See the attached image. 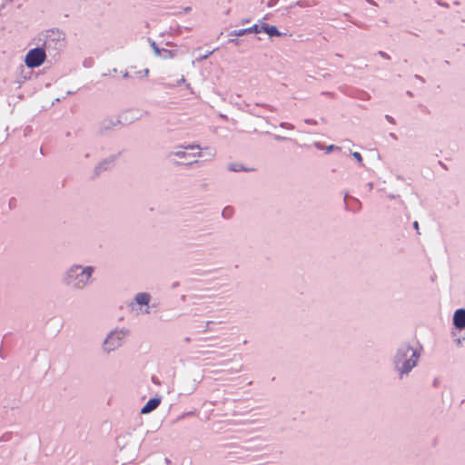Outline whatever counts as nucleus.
I'll return each instance as SVG.
<instances>
[{
  "label": "nucleus",
  "instance_id": "1",
  "mask_svg": "<svg viewBox=\"0 0 465 465\" xmlns=\"http://www.w3.org/2000/svg\"><path fill=\"white\" fill-rule=\"evenodd\" d=\"M419 355L416 351L411 347H406L399 351L397 356V364L401 366L399 367L401 373H408L414 366H416Z\"/></svg>",
  "mask_w": 465,
  "mask_h": 465
},
{
  "label": "nucleus",
  "instance_id": "2",
  "mask_svg": "<svg viewBox=\"0 0 465 465\" xmlns=\"http://www.w3.org/2000/svg\"><path fill=\"white\" fill-rule=\"evenodd\" d=\"M45 52L41 48L30 50L25 58V64L29 68L40 66L45 60Z\"/></svg>",
  "mask_w": 465,
  "mask_h": 465
},
{
  "label": "nucleus",
  "instance_id": "3",
  "mask_svg": "<svg viewBox=\"0 0 465 465\" xmlns=\"http://www.w3.org/2000/svg\"><path fill=\"white\" fill-rule=\"evenodd\" d=\"M79 271H81V273H80L81 278L79 279V281L77 282H75V286L81 288L84 285H85L86 282L89 281V279L91 278V275L94 272V269H93V267H86L85 269H82L80 266H75L71 269L70 277L73 276V273H75V276L77 278Z\"/></svg>",
  "mask_w": 465,
  "mask_h": 465
},
{
  "label": "nucleus",
  "instance_id": "4",
  "mask_svg": "<svg viewBox=\"0 0 465 465\" xmlns=\"http://www.w3.org/2000/svg\"><path fill=\"white\" fill-rule=\"evenodd\" d=\"M453 323L456 328L461 330L465 328V310L459 309L454 312Z\"/></svg>",
  "mask_w": 465,
  "mask_h": 465
},
{
  "label": "nucleus",
  "instance_id": "5",
  "mask_svg": "<svg viewBox=\"0 0 465 465\" xmlns=\"http://www.w3.org/2000/svg\"><path fill=\"white\" fill-rule=\"evenodd\" d=\"M160 402H161V401L157 398L150 399L146 402V404L142 408L141 412L143 414L151 412L152 411L155 410L159 406Z\"/></svg>",
  "mask_w": 465,
  "mask_h": 465
},
{
  "label": "nucleus",
  "instance_id": "6",
  "mask_svg": "<svg viewBox=\"0 0 465 465\" xmlns=\"http://www.w3.org/2000/svg\"><path fill=\"white\" fill-rule=\"evenodd\" d=\"M135 301L140 305H147L150 302V295L146 292L138 293L135 296Z\"/></svg>",
  "mask_w": 465,
  "mask_h": 465
},
{
  "label": "nucleus",
  "instance_id": "7",
  "mask_svg": "<svg viewBox=\"0 0 465 465\" xmlns=\"http://www.w3.org/2000/svg\"><path fill=\"white\" fill-rule=\"evenodd\" d=\"M263 31L266 32L270 35H277L279 36L281 34L278 29L274 25H264L262 27Z\"/></svg>",
  "mask_w": 465,
  "mask_h": 465
},
{
  "label": "nucleus",
  "instance_id": "8",
  "mask_svg": "<svg viewBox=\"0 0 465 465\" xmlns=\"http://www.w3.org/2000/svg\"><path fill=\"white\" fill-rule=\"evenodd\" d=\"M230 170L234 171V172H239V171H242L245 169L241 164H232L230 166Z\"/></svg>",
  "mask_w": 465,
  "mask_h": 465
},
{
  "label": "nucleus",
  "instance_id": "9",
  "mask_svg": "<svg viewBox=\"0 0 465 465\" xmlns=\"http://www.w3.org/2000/svg\"><path fill=\"white\" fill-rule=\"evenodd\" d=\"M247 33H260L261 30L259 29L257 25H254L252 27L246 28Z\"/></svg>",
  "mask_w": 465,
  "mask_h": 465
},
{
  "label": "nucleus",
  "instance_id": "10",
  "mask_svg": "<svg viewBox=\"0 0 465 465\" xmlns=\"http://www.w3.org/2000/svg\"><path fill=\"white\" fill-rule=\"evenodd\" d=\"M352 155H353V157H354L358 162H360V163H361V162L362 161V157H361V153H358V152H354V153H352Z\"/></svg>",
  "mask_w": 465,
  "mask_h": 465
},
{
  "label": "nucleus",
  "instance_id": "11",
  "mask_svg": "<svg viewBox=\"0 0 465 465\" xmlns=\"http://www.w3.org/2000/svg\"><path fill=\"white\" fill-rule=\"evenodd\" d=\"M246 33H247L246 29H242V30H239L237 32H234L233 35H236V36H242V35H243Z\"/></svg>",
  "mask_w": 465,
  "mask_h": 465
},
{
  "label": "nucleus",
  "instance_id": "12",
  "mask_svg": "<svg viewBox=\"0 0 465 465\" xmlns=\"http://www.w3.org/2000/svg\"><path fill=\"white\" fill-rule=\"evenodd\" d=\"M378 54H379L382 58L390 59V56H389L386 53H384V52L380 51Z\"/></svg>",
  "mask_w": 465,
  "mask_h": 465
},
{
  "label": "nucleus",
  "instance_id": "13",
  "mask_svg": "<svg viewBox=\"0 0 465 465\" xmlns=\"http://www.w3.org/2000/svg\"><path fill=\"white\" fill-rule=\"evenodd\" d=\"M175 155L178 156V157H184L185 156V153L179 151V152L175 153Z\"/></svg>",
  "mask_w": 465,
  "mask_h": 465
},
{
  "label": "nucleus",
  "instance_id": "14",
  "mask_svg": "<svg viewBox=\"0 0 465 465\" xmlns=\"http://www.w3.org/2000/svg\"><path fill=\"white\" fill-rule=\"evenodd\" d=\"M230 213H231V210H230V209H224V210H223V214L224 216H226V215H229V214H230Z\"/></svg>",
  "mask_w": 465,
  "mask_h": 465
},
{
  "label": "nucleus",
  "instance_id": "15",
  "mask_svg": "<svg viewBox=\"0 0 465 465\" xmlns=\"http://www.w3.org/2000/svg\"><path fill=\"white\" fill-rule=\"evenodd\" d=\"M413 226H414V228H415L417 231L419 230V223H418V222H414V223H413Z\"/></svg>",
  "mask_w": 465,
  "mask_h": 465
},
{
  "label": "nucleus",
  "instance_id": "16",
  "mask_svg": "<svg viewBox=\"0 0 465 465\" xmlns=\"http://www.w3.org/2000/svg\"><path fill=\"white\" fill-rule=\"evenodd\" d=\"M211 54H212V52L205 54V55L203 56V59H206Z\"/></svg>",
  "mask_w": 465,
  "mask_h": 465
},
{
  "label": "nucleus",
  "instance_id": "17",
  "mask_svg": "<svg viewBox=\"0 0 465 465\" xmlns=\"http://www.w3.org/2000/svg\"><path fill=\"white\" fill-rule=\"evenodd\" d=\"M155 53L160 55V50L157 47H154Z\"/></svg>",
  "mask_w": 465,
  "mask_h": 465
}]
</instances>
